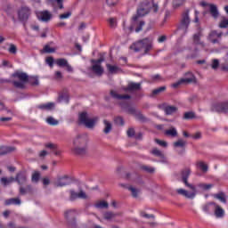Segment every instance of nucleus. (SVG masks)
I'll return each instance as SVG.
<instances>
[{"mask_svg":"<svg viewBox=\"0 0 228 228\" xmlns=\"http://www.w3.org/2000/svg\"><path fill=\"white\" fill-rule=\"evenodd\" d=\"M153 12V13H158L159 10V6L158 4L152 3L151 5V3L149 2H143L141 4V6L139 9H137V14L133 17V25L132 28H135V33H140L142 29H143V26H145V21L140 20V17H143V15H147L149 12Z\"/></svg>","mask_w":228,"mask_h":228,"instance_id":"1","label":"nucleus"},{"mask_svg":"<svg viewBox=\"0 0 228 228\" xmlns=\"http://www.w3.org/2000/svg\"><path fill=\"white\" fill-rule=\"evenodd\" d=\"M11 79L4 80V83H12L14 88L19 90H24L26 88V83L29 81V76L20 70H16L11 75Z\"/></svg>","mask_w":228,"mask_h":228,"instance_id":"2","label":"nucleus"},{"mask_svg":"<svg viewBox=\"0 0 228 228\" xmlns=\"http://www.w3.org/2000/svg\"><path fill=\"white\" fill-rule=\"evenodd\" d=\"M130 49L134 51V53H140V51H144V54H147L148 53H151L152 49V39L149 37L140 39L134 43L130 46Z\"/></svg>","mask_w":228,"mask_h":228,"instance_id":"3","label":"nucleus"},{"mask_svg":"<svg viewBox=\"0 0 228 228\" xmlns=\"http://www.w3.org/2000/svg\"><path fill=\"white\" fill-rule=\"evenodd\" d=\"M191 23V19H190V10H185L182 12L180 20L178 23L177 29L186 35L188 33V28Z\"/></svg>","mask_w":228,"mask_h":228,"instance_id":"4","label":"nucleus"},{"mask_svg":"<svg viewBox=\"0 0 228 228\" xmlns=\"http://www.w3.org/2000/svg\"><path fill=\"white\" fill-rule=\"evenodd\" d=\"M64 216L67 220L68 227L77 228V221L76 220V216H77V209L67 210L64 213Z\"/></svg>","mask_w":228,"mask_h":228,"instance_id":"5","label":"nucleus"},{"mask_svg":"<svg viewBox=\"0 0 228 228\" xmlns=\"http://www.w3.org/2000/svg\"><path fill=\"white\" fill-rule=\"evenodd\" d=\"M191 174V169L189 167H185L181 170L180 175H181V181L185 184L187 188H190L192 191H195V185L188 183V179H190V175Z\"/></svg>","mask_w":228,"mask_h":228,"instance_id":"6","label":"nucleus"},{"mask_svg":"<svg viewBox=\"0 0 228 228\" xmlns=\"http://www.w3.org/2000/svg\"><path fill=\"white\" fill-rule=\"evenodd\" d=\"M79 124H83L88 129H92L95 126V119L88 118V114L86 112H81L78 116Z\"/></svg>","mask_w":228,"mask_h":228,"instance_id":"7","label":"nucleus"},{"mask_svg":"<svg viewBox=\"0 0 228 228\" xmlns=\"http://www.w3.org/2000/svg\"><path fill=\"white\" fill-rule=\"evenodd\" d=\"M69 200L70 202H76L77 199H82L83 200H86V199H88V195H86V192H85V191L83 190H80L79 192H76L74 189H70L69 191Z\"/></svg>","mask_w":228,"mask_h":228,"instance_id":"8","label":"nucleus"},{"mask_svg":"<svg viewBox=\"0 0 228 228\" xmlns=\"http://www.w3.org/2000/svg\"><path fill=\"white\" fill-rule=\"evenodd\" d=\"M102 61H104V58L102 57L97 60L91 61V63L93 64L92 70L97 76H102V74H104V69H102V66H101V63H102Z\"/></svg>","mask_w":228,"mask_h":228,"instance_id":"9","label":"nucleus"},{"mask_svg":"<svg viewBox=\"0 0 228 228\" xmlns=\"http://www.w3.org/2000/svg\"><path fill=\"white\" fill-rule=\"evenodd\" d=\"M18 19L20 22L23 23L24 28H26V22L28 19H29V8L28 7H21L18 11Z\"/></svg>","mask_w":228,"mask_h":228,"instance_id":"10","label":"nucleus"},{"mask_svg":"<svg viewBox=\"0 0 228 228\" xmlns=\"http://www.w3.org/2000/svg\"><path fill=\"white\" fill-rule=\"evenodd\" d=\"M70 184V177L67 175L63 176H58L54 186L56 188H63V186H69Z\"/></svg>","mask_w":228,"mask_h":228,"instance_id":"11","label":"nucleus"},{"mask_svg":"<svg viewBox=\"0 0 228 228\" xmlns=\"http://www.w3.org/2000/svg\"><path fill=\"white\" fill-rule=\"evenodd\" d=\"M223 35L224 33L222 32L212 30L208 34V42H211V44H220V38H222Z\"/></svg>","mask_w":228,"mask_h":228,"instance_id":"12","label":"nucleus"},{"mask_svg":"<svg viewBox=\"0 0 228 228\" xmlns=\"http://www.w3.org/2000/svg\"><path fill=\"white\" fill-rule=\"evenodd\" d=\"M159 110H162L166 115H174L178 110L176 106L168 105L167 103L159 104Z\"/></svg>","mask_w":228,"mask_h":228,"instance_id":"13","label":"nucleus"},{"mask_svg":"<svg viewBox=\"0 0 228 228\" xmlns=\"http://www.w3.org/2000/svg\"><path fill=\"white\" fill-rule=\"evenodd\" d=\"M212 111H216L217 113H227L228 101L214 104L212 107Z\"/></svg>","mask_w":228,"mask_h":228,"instance_id":"14","label":"nucleus"},{"mask_svg":"<svg viewBox=\"0 0 228 228\" xmlns=\"http://www.w3.org/2000/svg\"><path fill=\"white\" fill-rule=\"evenodd\" d=\"M176 193L178 195L185 197V199H195V195H197V189H195V191H192V192H188V191L184 189H177Z\"/></svg>","mask_w":228,"mask_h":228,"instance_id":"15","label":"nucleus"},{"mask_svg":"<svg viewBox=\"0 0 228 228\" xmlns=\"http://www.w3.org/2000/svg\"><path fill=\"white\" fill-rule=\"evenodd\" d=\"M46 149L50 151L54 156H61V150L56 143H48L45 145Z\"/></svg>","mask_w":228,"mask_h":228,"instance_id":"16","label":"nucleus"},{"mask_svg":"<svg viewBox=\"0 0 228 228\" xmlns=\"http://www.w3.org/2000/svg\"><path fill=\"white\" fill-rule=\"evenodd\" d=\"M37 17L42 22H49V20L53 19V14H51L49 11H43L37 14Z\"/></svg>","mask_w":228,"mask_h":228,"instance_id":"17","label":"nucleus"},{"mask_svg":"<svg viewBox=\"0 0 228 228\" xmlns=\"http://www.w3.org/2000/svg\"><path fill=\"white\" fill-rule=\"evenodd\" d=\"M17 151V148L14 146H5L2 145L0 146V156H6V154H12V152H15Z\"/></svg>","mask_w":228,"mask_h":228,"instance_id":"18","label":"nucleus"},{"mask_svg":"<svg viewBox=\"0 0 228 228\" xmlns=\"http://www.w3.org/2000/svg\"><path fill=\"white\" fill-rule=\"evenodd\" d=\"M50 4L53 9V12H56L59 10H63V0H50Z\"/></svg>","mask_w":228,"mask_h":228,"instance_id":"19","label":"nucleus"},{"mask_svg":"<svg viewBox=\"0 0 228 228\" xmlns=\"http://www.w3.org/2000/svg\"><path fill=\"white\" fill-rule=\"evenodd\" d=\"M202 37V31L200 30L199 32H197L196 34L193 35L192 37V40H193V44L195 45H200L201 47H205V44L203 41L200 40V37Z\"/></svg>","mask_w":228,"mask_h":228,"instance_id":"20","label":"nucleus"},{"mask_svg":"<svg viewBox=\"0 0 228 228\" xmlns=\"http://www.w3.org/2000/svg\"><path fill=\"white\" fill-rule=\"evenodd\" d=\"M216 206V202H208L205 205H203L202 207V210L204 211V213H207L208 215L213 213V211H215V208Z\"/></svg>","mask_w":228,"mask_h":228,"instance_id":"21","label":"nucleus"},{"mask_svg":"<svg viewBox=\"0 0 228 228\" xmlns=\"http://www.w3.org/2000/svg\"><path fill=\"white\" fill-rule=\"evenodd\" d=\"M142 90V83L130 82L126 88V92H136Z\"/></svg>","mask_w":228,"mask_h":228,"instance_id":"22","label":"nucleus"},{"mask_svg":"<svg viewBox=\"0 0 228 228\" xmlns=\"http://www.w3.org/2000/svg\"><path fill=\"white\" fill-rule=\"evenodd\" d=\"M121 108L123 110H126V113H129V115H135L138 111H136V109L133 106H130L127 102H122Z\"/></svg>","mask_w":228,"mask_h":228,"instance_id":"23","label":"nucleus"},{"mask_svg":"<svg viewBox=\"0 0 228 228\" xmlns=\"http://www.w3.org/2000/svg\"><path fill=\"white\" fill-rule=\"evenodd\" d=\"M71 151L76 156H85L86 154V147L75 146L71 149Z\"/></svg>","mask_w":228,"mask_h":228,"instance_id":"24","label":"nucleus"},{"mask_svg":"<svg viewBox=\"0 0 228 228\" xmlns=\"http://www.w3.org/2000/svg\"><path fill=\"white\" fill-rule=\"evenodd\" d=\"M110 95L111 97H113V99H118V100H127V99H131V95L129 94H117V92H115L114 90L110 91Z\"/></svg>","mask_w":228,"mask_h":228,"instance_id":"25","label":"nucleus"},{"mask_svg":"<svg viewBox=\"0 0 228 228\" xmlns=\"http://www.w3.org/2000/svg\"><path fill=\"white\" fill-rule=\"evenodd\" d=\"M107 70H109L110 74H118V72H122V69L118 66L107 64Z\"/></svg>","mask_w":228,"mask_h":228,"instance_id":"26","label":"nucleus"},{"mask_svg":"<svg viewBox=\"0 0 228 228\" xmlns=\"http://www.w3.org/2000/svg\"><path fill=\"white\" fill-rule=\"evenodd\" d=\"M39 110H43L44 111H51L54 108L53 102L42 103L37 107Z\"/></svg>","mask_w":228,"mask_h":228,"instance_id":"27","label":"nucleus"},{"mask_svg":"<svg viewBox=\"0 0 228 228\" xmlns=\"http://www.w3.org/2000/svg\"><path fill=\"white\" fill-rule=\"evenodd\" d=\"M21 201L19 198H12L5 200V206H20Z\"/></svg>","mask_w":228,"mask_h":228,"instance_id":"28","label":"nucleus"},{"mask_svg":"<svg viewBox=\"0 0 228 228\" xmlns=\"http://www.w3.org/2000/svg\"><path fill=\"white\" fill-rule=\"evenodd\" d=\"M118 216V214L108 211L103 214L104 220H107V222H111L114 218H117Z\"/></svg>","mask_w":228,"mask_h":228,"instance_id":"29","label":"nucleus"},{"mask_svg":"<svg viewBox=\"0 0 228 228\" xmlns=\"http://www.w3.org/2000/svg\"><path fill=\"white\" fill-rule=\"evenodd\" d=\"M208 6L210 8V15H212L214 19H218V7L213 4H209Z\"/></svg>","mask_w":228,"mask_h":228,"instance_id":"30","label":"nucleus"},{"mask_svg":"<svg viewBox=\"0 0 228 228\" xmlns=\"http://www.w3.org/2000/svg\"><path fill=\"white\" fill-rule=\"evenodd\" d=\"M14 181H17V183L22 186V184H26V175L24 173H19L16 175V178Z\"/></svg>","mask_w":228,"mask_h":228,"instance_id":"31","label":"nucleus"},{"mask_svg":"<svg viewBox=\"0 0 228 228\" xmlns=\"http://www.w3.org/2000/svg\"><path fill=\"white\" fill-rule=\"evenodd\" d=\"M174 149L178 154H183L186 149V143H175Z\"/></svg>","mask_w":228,"mask_h":228,"instance_id":"32","label":"nucleus"},{"mask_svg":"<svg viewBox=\"0 0 228 228\" xmlns=\"http://www.w3.org/2000/svg\"><path fill=\"white\" fill-rule=\"evenodd\" d=\"M214 211L216 218H224V208H222L219 205L216 204Z\"/></svg>","mask_w":228,"mask_h":228,"instance_id":"33","label":"nucleus"},{"mask_svg":"<svg viewBox=\"0 0 228 228\" xmlns=\"http://www.w3.org/2000/svg\"><path fill=\"white\" fill-rule=\"evenodd\" d=\"M214 199H217V200H220V202H223V204H227V199L225 198V193L224 192H218L216 194H213Z\"/></svg>","mask_w":228,"mask_h":228,"instance_id":"34","label":"nucleus"},{"mask_svg":"<svg viewBox=\"0 0 228 228\" xmlns=\"http://www.w3.org/2000/svg\"><path fill=\"white\" fill-rule=\"evenodd\" d=\"M164 134H166V136H171V138H175V136H177V129H175V127H171L165 130Z\"/></svg>","mask_w":228,"mask_h":228,"instance_id":"35","label":"nucleus"},{"mask_svg":"<svg viewBox=\"0 0 228 228\" xmlns=\"http://www.w3.org/2000/svg\"><path fill=\"white\" fill-rule=\"evenodd\" d=\"M224 62L220 64V69L224 72H228V53L224 57Z\"/></svg>","mask_w":228,"mask_h":228,"instance_id":"36","label":"nucleus"},{"mask_svg":"<svg viewBox=\"0 0 228 228\" xmlns=\"http://www.w3.org/2000/svg\"><path fill=\"white\" fill-rule=\"evenodd\" d=\"M191 81H192V78H186V79L181 78L177 82L172 84V87L173 88H179V86H181V85H183V83H190Z\"/></svg>","mask_w":228,"mask_h":228,"instance_id":"37","label":"nucleus"},{"mask_svg":"<svg viewBox=\"0 0 228 228\" xmlns=\"http://www.w3.org/2000/svg\"><path fill=\"white\" fill-rule=\"evenodd\" d=\"M40 85V81L38 80V77H29V86H38Z\"/></svg>","mask_w":228,"mask_h":228,"instance_id":"38","label":"nucleus"},{"mask_svg":"<svg viewBox=\"0 0 228 228\" xmlns=\"http://www.w3.org/2000/svg\"><path fill=\"white\" fill-rule=\"evenodd\" d=\"M45 122L48 126H58L60 124V121H58V119H54V118L51 116L45 119Z\"/></svg>","mask_w":228,"mask_h":228,"instance_id":"39","label":"nucleus"},{"mask_svg":"<svg viewBox=\"0 0 228 228\" xmlns=\"http://www.w3.org/2000/svg\"><path fill=\"white\" fill-rule=\"evenodd\" d=\"M197 167H198V168H200L204 174H206L208 172V170H209V167H208V165L206 163H204L203 161L198 162Z\"/></svg>","mask_w":228,"mask_h":228,"instance_id":"40","label":"nucleus"},{"mask_svg":"<svg viewBox=\"0 0 228 228\" xmlns=\"http://www.w3.org/2000/svg\"><path fill=\"white\" fill-rule=\"evenodd\" d=\"M103 124H104V126H105V128L103 129V133H105V134H108L109 133L111 132L112 126H111V124H110L108 120H106V119L103 120Z\"/></svg>","mask_w":228,"mask_h":228,"instance_id":"41","label":"nucleus"},{"mask_svg":"<svg viewBox=\"0 0 228 228\" xmlns=\"http://www.w3.org/2000/svg\"><path fill=\"white\" fill-rule=\"evenodd\" d=\"M15 181V178L11 177V178H6V177H2L0 182L2 183L3 185L8 186V184H12Z\"/></svg>","mask_w":228,"mask_h":228,"instance_id":"42","label":"nucleus"},{"mask_svg":"<svg viewBox=\"0 0 228 228\" xmlns=\"http://www.w3.org/2000/svg\"><path fill=\"white\" fill-rule=\"evenodd\" d=\"M109 204L106 201H100L94 205L97 209H108Z\"/></svg>","mask_w":228,"mask_h":228,"instance_id":"43","label":"nucleus"},{"mask_svg":"<svg viewBox=\"0 0 228 228\" xmlns=\"http://www.w3.org/2000/svg\"><path fill=\"white\" fill-rule=\"evenodd\" d=\"M32 183H35V184H37V183L40 181V172L36 171L32 174L31 177Z\"/></svg>","mask_w":228,"mask_h":228,"instance_id":"44","label":"nucleus"},{"mask_svg":"<svg viewBox=\"0 0 228 228\" xmlns=\"http://www.w3.org/2000/svg\"><path fill=\"white\" fill-rule=\"evenodd\" d=\"M56 50L53 47H51L49 45H45L41 51V53H45L46 54H51L52 53H54Z\"/></svg>","mask_w":228,"mask_h":228,"instance_id":"45","label":"nucleus"},{"mask_svg":"<svg viewBox=\"0 0 228 228\" xmlns=\"http://www.w3.org/2000/svg\"><path fill=\"white\" fill-rule=\"evenodd\" d=\"M128 191H131L132 197H134V199H137L138 193H140V189L130 186L128 187Z\"/></svg>","mask_w":228,"mask_h":228,"instance_id":"46","label":"nucleus"},{"mask_svg":"<svg viewBox=\"0 0 228 228\" xmlns=\"http://www.w3.org/2000/svg\"><path fill=\"white\" fill-rule=\"evenodd\" d=\"M183 120H191L192 118H195V113L189 111L185 112L183 117Z\"/></svg>","mask_w":228,"mask_h":228,"instance_id":"47","label":"nucleus"},{"mask_svg":"<svg viewBox=\"0 0 228 228\" xmlns=\"http://www.w3.org/2000/svg\"><path fill=\"white\" fill-rule=\"evenodd\" d=\"M68 63L67 59L61 58L56 60V65H58V67H65Z\"/></svg>","mask_w":228,"mask_h":228,"instance_id":"48","label":"nucleus"},{"mask_svg":"<svg viewBox=\"0 0 228 228\" xmlns=\"http://www.w3.org/2000/svg\"><path fill=\"white\" fill-rule=\"evenodd\" d=\"M165 90H167V86H160L157 89H154L152 91V95H159V94L165 92Z\"/></svg>","mask_w":228,"mask_h":228,"instance_id":"49","label":"nucleus"},{"mask_svg":"<svg viewBox=\"0 0 228 228\" xmlns=\"http://www.w3.org/2000/svg\"><path fill=\"white\" fill-rule=\"evenodd\" d=\"M141 170L147 172V174H154V167H151L149 166H141Z\"/></svg>","mask_w":228,"mask_h":228,"instance_id":"50","label":"nucleus"},{"mask_svg":"<svg viewBox=\"0 0 228 228\" xmlns=\"http://www.w3.org/2000/svg\"><path fill=\"white\" fill-rule=\"evenodd\" d=\"M182 79H192L191 82L189 83H195L196 79H195V75H193V73L191 72H187L185 73V77L182 78Z\"/></svg>","mask_w":228,"mask_h":228,"instance_id":"51","label":"nucleus"},{"mask_svg":"<svg viewBox=\"0 0 228 228\" xmlns=\"http://www.w3.org/2000/svg\"><path fill=\"white\" fill-rule=\"evenodd\" d=\"M213 186H214L213 183H200L199 184V187L205 191L211 190V188H213Z\"/></svg>","mask_w":228,"mask_h":228,"instance_id":"52","label":"nucleus"},{"mask_svg":"<svg viewBox=\"0 0 228 228\" xmlns=\"http://www.w3.org/2000/svg\"><path fill=\"white\" fill-rule=\"evenodd\" d=\"M134 117L135 118H137V120H140L141 122H145L146 120L145 116H143L141 111H137Z\"/></svg>","mask_w":228,"mask_h":228,"instance_id":"53","label":"nucleus"},{"mask_svg":"<svg viewBox=\"0 0 228 228\" xmlns=\"http://www.w3.org/2000/svg\"><path fill=\"white\" fill-rule=\"evenodd\" d=\"M69 17H72V12H67L65 13H62L59 16V19L61 20H63L65 19H69Z\"/></svg>","mask_w":228,"mask_h":228,"instance_id":"54","label":"nucleus"},{"mask_svg":"<svg viewBox=\"0 0 228 228\" xmlns=\"http://www.w3.org/2000/svg\"><path fill=\"white\" fill-rule=\"evenodd\" d=\"M211 67L214 70H216L220 67V61L218 59H213Z\"/></svg>","mask_w":228,"mask_h":228,"instance_id":"55","label":"nucleus"},{"mask_svg":"<svg viewBox=\"0 0 228 228\" xmlns=\"http://www.w3.org/2000/svg\"><path fill=\"white\" fill-rule=\"evenodd\" d=\"M10 54H17V46L13 44H11L9 45V49H8Z\"/></svg>","mask_w":228,"mask_h":228,"instance_id":"56","label":"nucleus"},{"mask_svg":"<svg viewBox=\"0 0 228 228\" xmlns=\"http://www.w3.org/2000/svg\"><path fill=\"white\" fill-rule=\"evenodd\" d=\"M191 140H200V138H202V133L196 132L194 134H191Z\"/></svg>","mask_w":228,"mask_h":228,"instance_id":"57","label":"nucleus"},{"mask_svg":"<svg viewBox=\"0 0 228 228\" xmlns=\"http://www.w3.org/2000/svg\"><path fill=\"white\" fill-rule=\"evenodd\" d=\"M114 122L117 126H124V118L122 117H116Z\"/></svg>","mask_w":228,"mask_h":228,"instance_id":"58","label":"nucleus"},{"mask_svg":"<svg viewBox=\"0 0 228 228\" xmlns=\"http://www.w3.org/2000/svg\"><path fill=\"white\" fill-rule=\"evenodd\" d=\"M219 28H228V20L224 18L221 22L219 23Z\"/></svg>","mask_w":228,"mask_h":228,"instance_id":"59","label":"nucleus"},{"mask_svg":"<svg viewBox=\"0 0 228 228\" xmlns=\"http://www.w3.org/2000/svg\"><path fill=\"white\" fill-rule=\"evenodd\" d=\"M183 3H184V0H174L173 6L174 8H179V6L183 5Z\"/></svg>","mask_w":228,"mask_h":228,"instance_id":"60","label":"nucleus"},{"mask_svg":"<svg viewBox=\"0 0 228 228\" xmlns=\"http://www.w3.org/2000/svg\"><path fill=\"white\" fill-rule=\"evenodd\" d=\"M109 24L111 28H117V20L115 18H110L109 20Z\"/></svg>","mask_w":228,"mask_h":228,"instance_id":"61","label":"nucleus"},{"mask_svg":"<svg viewBox=\"0 0 228 228\" xmlns=\"http://www.w3.org/2000/svg\"><path fill=\"white\" fill-rule=\"evenodd\" d=\"M45 61L49 67H53L54 65V58L53 57H47Z\"/></svg>","mask_w":228,"mask_h":228,"instance_id":"62","label":"nucleus"},{"mask_svg":"<svg viewBox=\"0 0 228 228\" xmlns=\"http://www.w3.org/2000/svg\"><path fill=\"white\" fill-rule=\"evenodd\" d=\"M126 134L128 138H133L134 136V128H128Z\"/></svg>","mask_w":228,"mask_h":228,"instance_id":"63","label":"nucleus"},{"mask_svg":"<svg viewBox=\"0 0 228 228\" xmlns=\"http://www.w3.org/2000/svg\"><path fill=\"white\" fill-rule=\"evenodd\" d=\"M106 3L108 6H115L118 3V0H107Z\"/></svg>","mask_w":228,"mask_h":228,"instance_id":"64","label":"nucleus"}]
</instances>
